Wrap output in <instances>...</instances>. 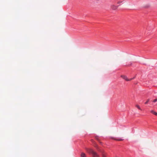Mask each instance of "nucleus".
Here are the masks:
<instances>
[{"label":"nucleus","mask_w":157,"mask_h":157,"mask_svg":"<svg viewBox=\"0 0 157 157\" xmlns=\"http://www.w3.org/2000/svg\"><path fill=\"white\" fill-rule=\"evenodd\" d=\"M149 101V99H148L145 102V104H147V103H148V102Z\"/></svg>","instance_id":"obj_7"},{"label":"nucleus","mask_w":157,"mask_h":157,"mask_svg":"<svg viewBox=\"0 0 157 157\" xmlns=\"http://www.w3.org/2000/svg\"><path fill=\"white\" fill-rule=\"evenodd\" d=\"M121 77L124 79H125L126 81H130L134 78V77L133 78H130V79H129L127 78V77L126 76H125V75H121Z\"/></svg>","instance_id":"obj_2"},{"label":"nucleus","mask_w":157,"mask_h":157,"mask_svg":"<svg viewBox=\"0 0 157 157\" xmlns=\"http://www.w3.org/2000/svg\"><path fill=\"white\" fill-rule=\"evenodd\" d=\"M157 101V98L154 99L153 101V102H156V101Z\"/></svg>","instance_id":"obj_8"},{"label":"nucleus","mask_w":157,"mask_h":157,"mask_svg":"<svg viewBox=\"0 0 157 157\" xmlns=\"http://www.w3.org/2000/svg\"><path fill=\"white\" fill-rule=\"evenodd\" d=\"M151 112L153 114L157 116V113L154 111L153 110H151Z\"/></svg>","instance_id":"obj_4"},{"label":"nucleus","mask_w":157,"mask_h":157,"mask_svg":"<svg viewBox=\"0 0 157 157\" xmlns=\"http://www.w3.org/2000/svg\"><path fill=\"white\" fill-rule=\"evenodd\" d=\"M87 151L90 154H92L93 157H100L97 153L92 149H88Z\"/></svg>","instance_id":"obj_1"},{"label":"nucleus","mask_w":157,"mask_h":157,"mask_svg":"<svg viewBox=\"0 0 157 157\" xmlns=\"http://www.w3.org/2000/svg\"><path fill=\"white\" fill-rule=\"evenodd\" d=\"M136 107L138 109H140V106L138 105H136Z\"/></svg>","instance_id":"obj_9"},{"label":"nucleus","mask_w":157,"mask_h":157,"mask_svg":"<svg viewBox=\"0 0 157 157\" xmlns=\"http://www.w3.org/2000/svg\"><path fill=\"white\" fill-rule=\"evenodd\" d=\"M112 139H113L115 140H118V141H121L123 140V139H116V138H114V137H113Z\"/></svg>","instance_id":"obj_6"},{"label":"nucleus","mask_w":157,"mask_h":157,"mask_svg":"<svg viewBox=\"0 0 157 157\" xmlns=\"http://www.w3.org/2000/svg\"><path fill=\"white\" fill-rule=\"evenodd\" d=\"M122 2V1H120V2H119L118 3V4H119L121 3Z\"/></svg>","instance_id":"obj_10"},{"label":"nucleus","mask_w":157,"mask_h":157,"mask_svg":"<svg viewBox=\"0 0 157 157\" xmlns=\"http://www.w3.org/2000/svg\"><path fill=\"white\" fill-rule=\"evenodd\" d=\"M118 6H117L114 5L111 6V8L113 10H115L118 8Z\"/></svg>","instance_id":"obj_3"},{"label":"nucleus","mask_w":157,"mask_h":157,"mask_svg":"<svg viewBox=\"0 0 157 157\" xmlns=\"http://www.w3.org/2000/svg\"><path fill=\"white\" fill-rule=\"evenodd\" d=\"M81 157H86V155L84 153L82 152L81 154Z\"/></svg>","instance_id":"obj_5"}]
</instances>
